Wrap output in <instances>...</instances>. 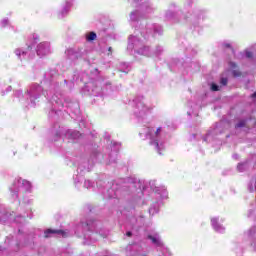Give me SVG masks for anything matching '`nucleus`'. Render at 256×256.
<instances>
[{"label": "nucleus", "instance_id": "f257e3e1", "mask_svg": "<svg viewBox=\"0 0 256 256\" xmlns=\"http://www.w3.org/2000/svg\"><path fill=\"white\" fill-rule=\"evenodd\" d=\"M140 135H147L150 138L151 145H154L155 149H157L158 153L161 155V149L159 148V137L161 135V128L157 130H153L152 128H144Z\"/></svg>", "mask_w": 256, "mask_h": 256}, {"label": "nucleus", "instance_id": "f03ea898", "mask_svg": "<svg viewBox=\"0 0 256 256\" xmlns=\"http://www.w3.org/2000/svg\"><path fill=\"white\" fill-rule=\"evenodd\" d=\"M51 53V44L49 42H42L37 47V55L39 57H45Z\"/></svg>", "mask_w": 256, "mask_h": 256}, {"label": "nucleus", "instance_id": "7ed1b4c3", "mask_svg": "<svg viewBox=\"0 0 256 256\" xmlns=\"http://www.w3.org/2000/svg\"><path fill=\"white\" fill-rule=\"evenodd\" d=\"M51 235H61L62 237H67V232L63 230H51V229H48L44 232V237L46 239L51 237Z\"/></svg>", "mask_w": 256, "mask_h": 256}, {"label": "nucleus", "instance_id": "20e7f679", "mask_svg": "<svg viewBox=\"0 0 256 256\" xmlns=\"http://www.w3.org/2000/svg\"><path fill=\"white\" fill-rule=\"evenodd\" d=\"M149 111V108L145 106L144 104H138V112L136 114L138 117H144V115H147V112Z\"/></svg>", "mask_w": 256, "mask_h": 256}, {"label": "nucleus", "instance_id": "39448f33", "mask_svg": "<svg viewBox=\"0 0 256 256\" xmlns=\"http://www.w3.org/2000/svg\"><path fill=\"white\" fill-rule=\"evenodd\" d=\"M19 183L21 184V187H23L24 191L31 190V182L27 180H19Z\"/></svg>", "mask_w": 256, "mask_h": 256}, {"label": "nucleus", "instance_id": "423d86ee", "mask_svg": "<svg viewBox=\"0 0 256 256\" xmlns=\"http://www.w3.org/2000/svg\"><path fill=\"white\" fill-rule=\"evenodd\" d=\"M66 135L69 139H79L81 137V133L77 131H68Z\"/></svg>", "mask_w": 256, "mask_h": 256}, {"label": "nucleus", "instance_id": "0eeeda50", "mask_svg": "<svg viewBox=\"0 0 256 256\" xmlns=\"http://www.w3.org/2000/svg\"><path fill=\"white\" fill-rule=\"evenodd\" d=\"M148 239H151L152 243L154 245H158V247L162 245L161 238H159V236L150 235V236H148Z\"/></svg>", "mask_w": 256, "mask_h": 256}, {"label": "nucleus", "instance_id": "6e6552de", "mask_svg": "<svg viewBox=\"0 0 256 256\" xmlns=\"http://www.w3.org/2000/svg\"><path fill=\"white\" fill-rule=\"evenodd\" d=\"M141 55H144L145 57H151V52L149 50V47H144L140 50Z\"/></svg>", "mask_w": 256, "mask_h": 256}, {"label": "nucleus", "instance_id": "1a4fd4ad", "mask_svg": "<svg viewBox=\"0 0 256 256\" xmlns=\"http://www.w3.org/2000/svg\"><path fill=\"white\" fill-rule=\"evenodd\" d=\"M87 41H95L97 39V34L95 32H90L86 35Z\"/></svg>", "mask_w": 256, "mask_h": 256}, {"label": "nucleus", "instance_id": "9d476101", "mask_svg": "<svg viewBox=\"0 0 256 256\" xmlns=\"http://www.w3.org/2000/svg\"><path fill=\"white\" fill-rule=\"evenodd\" d=\"M245 125H247V122L245 120H240L236 125L235 128L236 129H241V127H245Z\"/></svg>", "mask_w": 256, "mask_h": 256}, {"label": "nucleus", "instance_id": "9b49d317", "mask_svg": "<svg viewBox=\"0 0 256 256\" xmlns=\"http://www.w3.org/2000/svg\"><path fill=\"white\" fill-rule=\"evenodd\" d=\"M84 187H86V189H90V187H93V183L91 182V180H86L84 182Z\"/></svg>", "mask_w": 256, "mask_h": 256}, {"label": "nucleus", "instance_id": "f8f14e48", "mask_svg": "<svg viewBox=\"0 0 256 256\" xmlns=\"http://www.w3.org/2000/svg\"><path fill=\"white\" fill-rule=\"evenodd\" d=\"M227 83H229V80L225 77H222L220 79V84L223 85L224 87L227 85Z\"/></svg>", "mask_w": 256, "mask_h": 256}, {"label": "nucleus", "instance_id": "ddd939ff", "mask_svg": "<svg viewBox=\"0 0 256 256\" xmlns=\"http://www.w3.org/2000/svg\"><path fill=\"white\" fill-rule=\"evenodd\" d=\"M130 19L132 21H137V12L130 13Z\"/></svg>", "mask_w": 256, "mask_h": 256}, {"label": "nucleus", "instance_id": "4468645a", "mask_svg": "<svg viewBox=\"0 0 256 256\" xmlns=\"http://www.w3.org/2000/svg\"><path fill=\"white\" fill-rule=\"evenodd\" d=\"M232 75H233V77H241V71L233 70Z\"/></svg>", "mask_w": 256, "mask_h": 256}, {"label": "nucleus", "instance_id": "2eb2a0df", "mask_svg": "<svg viewBox=\"0 0 256 256\" xmlns=\"http://www.w3.org/2000/svg\"><path fill=\"white\" fill-rule=\"evenodd\" d=\"M211 89H212V91H219V86L217 84L213 83L211 85Z\"/></svg>", "mask_w": 256, "mask_h": 256}, {"label": "nucleus", "instance_id": "dca6fc26", "mask_svg": "<svg viewBox=\"0 0 256 256\" xmlns=\"http://www.w3.org/2000/svg\"><path fill=\"white\" fill-rule=\"evenodd\" d=\"M7 23H9V20H7V19L2 20L1 21L2 27H6Z\"/></svg>", "mask_w": 256, "mask_h": 256}, {"label": "nucleus", "instance_id": "f3484780", "mask_svg": "<svg viewBox=\"0 0 256 256\" xmlns=\"http://www.w3.org/2000/svg\"><path fill=\"white\" fill-rule=\"evenodd\" d=\"M246 57L248 58V59H251V58H253V52H246Z\"/></svg>", "mask_w": 256, "mask_h": 256}, {"label": "nucleus", "instance_id": "a211bd4d", "mask_svg": "<svg viewBox=\"0 0 256 256\" xmlns=\"http://www.w3.org/2000/svg\"><path fill=\"white\" fill-rule=\"evenodd\" d=\"M231 69H237V64L234 62H230Z\"/></svg>", "mask_w": 256, "mask_h": 256}, {"label": "nucleus", "instance_id": "6ab92c4d", "mask_svg": "<svg viewBox=\"0 0 256 256\" xmlns=\"http://www.w3.org/2000/svg\"><path fill=\"white\" fill-rule=\"evenodd\" d=\"M15 54L17 55V57H21V50L20 49H16L15 50Z\"/></svg>", "mask_w": 256, "mask_h": 256}, {"label": "nucleus", "instance_id": "aec40b11", "mask_svg": "<svg viewBox=\"0 0 256 256\" xmlns=\"http://www.w3.org/2000/svg\"><path fill=\"white\" fill-rule=\"evenodd\" d=\"M252 99H256V91L251 95Z\"/></svg>", "mask_w": 256, "mask_h": 256}, {"label": "nucleus", "instance_id": "412c9836", "mask_svg": "<svg viewBox=\"0 0 256 256\" xmlns=\"http://www.w3.org/2000/svg\"><path fill=\"white\" fill-rule=\"evenodd\" d=\"M126 235H127V237H131L133 235V233L127 232Z\"/></svg>", "mask_w": 256, "mask_h": 256}, {"label": "nucleus", "instance_id": "4be33fe9", "mask_svg": "<svg viewBox=\"0 0 256 256\" xmlns=\"http://www.w3.org/2000/svg\"><path fill=\"white\" fill-rule=\"evenodd\" d=\"M108 51H109V53H111L113 51V48L109 47Z\"/></svg>", "mask_w": 256, "mask_h": 256}, {"label": "nucleus", "instance_id": "5701e85b", "mask_svg": "<svg viewBox=\"0 0 256 256\" xmlns=\"http://www.w3.org/2000/svg\"><path fill=\"white\" fill-rule=\"evenodd\" d=\"M225 47L229 48L231 47V44H225Z\"/></svg>", "mask_w": 256, "mask_h": 256}, {"label": "nucleus", "instance_id": "b1692460", "mask_svg": "<svg viewBox=\"0 0 256 256\" xmlns=\"http://www.w3.org/2000/svg\"><path fill=\"white\" fill-rule=\"evenodd\" d=\"M189 117H191V112H188Z\"/></svg>", "mask_w": 256, "mask_h": 256}, {"label": "nucleus", "instance_id": "393cba45", "mask_svg": "<svg viewBox=\"0 0 256 256\" xmlns=\"http://www.w3.org/2000/svg\"><path fill=\"white\" fill-rule=\"evenodd\" d=\"M22 55H25V51H22Z\"/></svg>", "mask_w": 256, "mask_h": 256}]
</instances>
